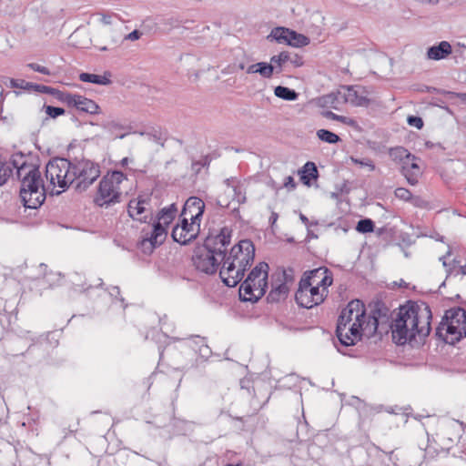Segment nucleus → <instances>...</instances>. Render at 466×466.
<instances>
[{
    "mask_svg": "<svg viewBox=\"0 0 466 466\" xmlns=\"http://www.w3.org/2000/svg\"><path fill=\"white\" fill-rule=\"evenodd\" d=\"M432 313L424 302H408L400 307L390 329L393 341L398 345L420 342L430 335Z\"/></svg>",
    "mask_w": 466,
    "mask_h": 466,
    "instance_id": "f257e3e1",
    "label": "nucleus"
},
{
    "mask_svg": "<svg viewBox=\"0 0 466 466\" xmlns=\"http://www.w3.org/2000/svg\"><path fill=\"white\" fill-rule=\"evenodd\" d=\"M16 174L21 181L20 198L27 208H39L46 199V190L38 167L25 161H15Z\"/></svg>",
    "mask_w": 466,
    "mask_h": 466,
    "instance_id": "f03ea898",
    "label": "nucleus"
},
{
    "mask_svg": "<svg viewBox=\"0 0 466 466\" xmlns=\"http://www.w3.org/2000/svg\"><path fill=\"white\" fill-rule=\"evenodd\" d=\"M436 335L449 344L466 337V310L461 308L447 310L436 329Z\"/></svg>",
    "mask_w": 466,
    "mask_h": 466,
    "instance_id": "7ed1b4c3",
    "label": "nucleus"
},
{
    "mask_svg": "<svg viewBox=\"0 0 466 466\" xmlns=\"http://www.w3.org/2000/svg\"><path fill=\"white\" fill-rule=\"evenodd\" d=\"M268 264H258L251 269L241 284L239 296L244 301H257L266 292L268 287Z\"/></svg>",
    "mask_w": 466,
    "mask_h": 466,
    "instance_id": "20e7f679",
    "label": "nucleus"
},
{
    "mask_svg": "<svg viewBox=\"0 0 466 466\" xmlns=\"http://www.w3.org/2000/svg\"><path fill=\"white\" fill-rule=\"evenodd\" d=\"M127 176L121 171L107 172L99 182L94 202L99 207H108L120 201L121 183Z\"/></svg>",
    "mask_w": 466,
    "mask_h": 466,
    "instance_id": "39448f33",
    "label": "nucleus"
},
{
    "mask_svg": "<svg viewBox=\"0 0 466 466\" xmlns=\"http://www.w3.org/2000/svg\"><path fill=\"white\" fill-rule=\"evenodd\" d=\"M73 161L64 157H55L46 166V177L53 187H59L56 194H60L72 185Z\"/></svg>",
    "mask_w": 466,
    "mask_h": 466,
    "instance_id": "423d86ee",
    "label": "nucleus"
},
{
    "mask_svg": "<svg viewBox=\"0 0 466 466\" xmlns=\"http://www.w3.org/2000/svg\"><path fill=\"white\" fill-rule=\"evenodd\" d=\"M101 174L100 166L89 159H74L72 168V184L76 189L86 191Z\"/></svg>",
    "mask_w": 466,
    "mask_h": 466,
    "instance_id": "0eeeda50",
    "label": "nucleus"
},
{
    "mask_svg": "<svg viewBox=\"0 0 466 466\" xmlns=\"http://www.w3.org/2000/svg\"><path fill=\"white\" fill-rule=\"evenodd\" d=\"M295 280L294 270L291 268H279L272 275L271 290L268 295V300L277 303L285 300Z\"/></svg>",
    "mask_w": 466,
    "mask_h": 466,
    "instance_id": "6e6552de",
    "label": "nucleus"
},
{
    "mask_svg": "<svg viewBox=\"0 0 466 466\" xmlns=\"http://www.w3.org/2000/svg\"><path fill=\"white\" fill-rule=\"evenodd\" d=\"M309 283L300 279L299 289L295 294V299L299 306L306 309H311L321 304L329 294V290L324 288L309 285Z\"/></svg>",
    "mask_w": 466,
    "mask_h": 466,
    "instance_id": "1a4fd4ad",
    "label": "nucleus"
},
{
    "mask_svg": "<svg viewBox=\"0 0 466 466\" xmlns=\"http://www.w3.org/2000/svg\"><path fill=\"white\" fill-rule=\"evenodd\" d=\"M325 104H330V106L337 109L335 104L350 103L356 106H363L369 104V99L359 94L353 86H342L336 93H331L323 97Z\"/></svg>",
    "mask_w": 466,
    "mask_h": 466,
    "instance_id": "9d476101",
    "label": "nucleus"
},
{
    "mask_svg": "<svg viewBox=\"0 0 466 466\" xmlns=\"http://www.w3.org/2000/svg\"><path fill=\"white\" fill-rule=\"evenodd\" d=\"M58 99L68 106L75 107L80 112L96 115L100 112V106L92 99L77 94L58 92Z\"/></svg>",
    "mask_w": 466,
    "mask_h": 466,
    "instance_id": "9b49d317",
    "label": "nucleus"
},
{
    "mask_svg": "<svg viewBox=\"0 0 466 466\" xmlns=\"http://www.w3.org/2000/svg\"><path fill=\"white\" fill-rule=\"evenodd\" d=\"M189 220L188 218L182 217L181 223L173 228L171 236L174 241L187 245L198 237L200 225L195 221L188 222Z\"/></svg>",
    "mask_w": 466,
    "mask_h": 466,
    "instance_id": "f8f14e48",
    "label": "nucleus"
},
{
    "mask_svg": "<svg viewBox=\"0 0 466 466\" xmlns=\"http://www.w3.org/2000/svg\"><path fill=\"white\" fill-rule=\"evenodd\" d=\"M255 251V246L251 240L242 239L231 248L224 262H253Z\"/></svg>",
    "mask_w": 466,
    "mask_h": 466,
    "instance_id": "ddd939ff",
    "label": "nucleus"
},
{
    "mask_svg": "<svg viewBox=\"0 0 466 466\" xmlns=\"http://www.w3.org/2000/svg\"><path fill=\"white\" fill-rule=\"evenodd\" d=\"M364 324L353 323L350 328L347 327L344 322L337 323L336 334L344 346H351L361 339V331Z\"/></svg>",
    "mask_w": 466,
    "mask_h": 466,
    "instance_id": "4468645a",
    "label": "nucleus"
},
{
    "mask_svg": "<svg viewBox=\"0 0 466 466\" xmlns=\"http://www.w3.org/2000/svg\"><path fill=\"white\" fill-rule=\"evenodd\" d=\"M341 321L350 320L353 323L365 324L366 323V313L365 307L362 301L359 299H353L344 308L340 315Z\"/></svg>",
    "mask_w": 466,
    "mask_h": 466,
    "instance_id": "2eb2a0df",
    "label": "nucleus"
},
{
    "mask_svg": "<svg viewBox=\"0 0 466 466\" xmlns=\"http://www.w3.org/2000/svg\"><path fill=\"white\" fill-rule=\"evenodd\" d=\"M127 212L129 216L140 222H147L152 218V213L149 208V201L141 197L131 199L128 203Z\"/></svg>",
    "mask_w": 466,
    "mask_h": 466,
    "instance_id": "dca6fc26",
    "label": "nucleus"
},
{
    "mask_svg": "<svg viewBox=\"0 0 466 466\" xmlns=\"http://www.w3.org/2000/svg\"><path fill=\"white\" fill-rule=\"evenodd\" d=\"M205 209L204 201L198 197H190L185 203L181 217L188 218L200 225L201 218Z\"/></svg>",
    "mask_w": 466,
    "mask_h": 466,
    "instance_id": "f3484780",
    "label": "nucleus"
},
{
    "mask_svg": "<svg viewBox=\"0 0 466 466\" xmlns=\"http://www.w3.org/2000/svg\"><path fill=\"white\" fill-rule=\"evenodd\" d=\"M302 279L309 282V285L319 288L325 287V290H328V288L333 282L332 274L326 267H319L311 270L309 274Z\"/></svg>",
    "mask_w": 466,
    "mask_h": 466,
    "instance_id": "a211bd4d",
    "label": "nucleus"
},
{
    "mask_svg": "<svg viewBox=\"0 0 466 466\" xmlns=\"http://www.w3.org/2000/svg\"><path fill=\"white\" fill-rule=\"evenodd\" d=\"M242 264H228V267H222L219 269V277L223 283L228 287L237 286L244 277L245 268H241ZM225 266V264H223Z\"/></svg>",
    "mask_w": 466,
    "mask_h": 466,
    "instance_id": "6ab92c4d",
    "label": "nucleus"
},
{
    "mask_svg": "<svg viewBox=\"0 0 466 466\" xmlns=\"http://www.w3.org/2000/svg\"><path fill=\"white\" fill-rule=\"evenodd\" d=\"M15 161H19L20 163L25 161V156L21 154L15 157L11 161H6L0 157V187L7 182L8 178L13 174L14 168H16L14 165Z\"/></svg>",
    "mask_w": 466,
    "mask_h": 466,
    "instance_id": "aec40b11",
    "label": "nucleus"
},
{
    "mask_svg": "<svg viewBox=\"0 0 466 466\" xmlns=\"http://www.w3.org/2000/svg\"><path fill=\"white\" fill-rule=\"evenodd\" d=\"M452 52L451 44L447 41H441L436 46L428 48L427 57L431 60H441L447 57Z\"/></svg>",
    "mask_w": 466,
    "mask_h": 466,
    "instance_id": "412c9836",
    "label": "nucleus"
},
{
    "mask_svg": "<svg viewBox=\"0 0 466 466\" xmlns=\"http://www.w3.org/2000/svg\"><path fill=\"white\" fill-rule=\"evenodd\" d=\"M247 74H259L264 78H270L274 74L273 65L266 62H258L248 66Z\"/></svg>",
    "mask_w": 466,
    "mask_h": 466,
    "instance_id": "4be33fe9",
    "label": "nucleus"
},
{
    "mask_svg": "<svg viewBox=\"0 0 466 466\" xmlns=\"http://www.w3.org/2000/svg\"><path fill=\"white\" fill-rule=\"evenodd\" d=\"M111 74L105 72L104 75H96L90 73H81L79 80L82 82L92 83L100 86H107L111 84Z\"/></svg>",
    "mask_w": 466,
    "mask_h": 466,
    "instance_id": "5701e85b",
    "label": "nucleus"
},
{
    "mask_svg": "<svg viewBox=\"0 0 466 466\" xmlns=\"http://www.w3.org/2000/svg\"><path fill=\"white\" fill-rule=\"evenodd\" d=\"M177 213V208L176 204H171L162 208L157 214V222L156 224H160L165 228L167 227L174 220Z\"/></svg>",
    "mask_w": 466,
    "mask_h": 466,
    "instance_id": "b1692460",
    "label": "nucleus"
},
{
    "mask_svg": "<svg viewBox=\"0 0 466 466\" xmlns=\"http://www.w3.org/2000/svg\"><path fill=\"white\" fill-rule=\"evenodd\" d=\"M167 235V229L160 224H154L150 234H146L143 238L151 240L155 247L160 246Z\"/></svg>",
    "mask_w": 466,
    "mask_h": 466,
    "instance_id": "393cba45",
    "label": "nucleus"
},
{
    "mask_svg": "<svg viewBox=\"0 0 466 466\" xmlns=\"http://www.w3.org/2000/svg\"><path fill=\"white\" fill-rule=\"evenodd\" d=\"M401 172L410 185L414 186L418 183L420 167L415 160L410 161V164L404 163L402 165Z\"/></svg>",
    "mask_w": 466,
    "mask_h": 466,
    "instance_id": "a878e982",
    "label": "nucleus"
},
{
    "mask_svg": "<svg viewBox=\"0 0 466 466\" xmlns=\"http://www.w3.org/2000/svg\"><path fill=\"white\" fill-rule=\"evenodd\" d=\"M232 237V229L228 227H223L218 236L216 237L217 243L224 248V250L219 249V254L223 255L222 259H225L227 247L230 244Z\"/></svg>",
    "mask_w": 466,
    "mask_h": 466,
    "instance_id": "bb28decb",
    "label": "nucleus"
},
{
    "mask_svg": "<svg viewBox=\"0 0 466 466\" xmlns=\"http://www.w3.org/2000/svg\"><path fill=\"white\" fill-rule=\"evenodd\" d=\"M447 274L446 279H461L466 275V264L461 266L459 264H443Z\"/></svg>",
    "mask_w": 466,
    "mask_h": 466,
    "instance_id": "cd10ccee",
    "label": "nucleus"
},
{
    "mask_svg": "<svg viewBox=\"0 0 466 466\" xmlns=\"http://www.w3.org/2000/svg\"><path fill=\"white\" fill-rule=\"evenodd\" d=\"M269 64L273 65L274 71H276L277 74L283 72L289 66L288 52L283 51L280 52L279 55L273 56L270 58Z\"/></svg>",
    "mask_w": 466,
    "mask_h": 466,
    "instance_id": "c85d7f7f",
    "label": "nucleus"
},
{
    "mask_svg": "<svg viewBox=\"0 0 466 466\" xmlns=\"http://www.w3.org/2000/svg\"><path fill=\"white\" fill-rule=\"evenodd\" d=\"M309 44V38L302 34H299L294 30L289 29V41L287 45L302 47Z\"/></svg>",
    "mask_w": 466,
    "mask_h": 466,
    "instance_id": "c756f323",
    "label": "nucleus"
},
{
    "mask_svg": "<svg viewBox=\"0 0 466 466\" xmlns=\"http://www.w3.org/2000/svg\"><path fill=\"white\" fill-rule=\"evenodd\" d=\"M274 94L277 97L286 101H295L299 97V94L294 89L283 86H276Z\"/></svg>",
    "mask_w": 466,
    "mask_h": 466,
    "instance_id": "7c9ffc66",
    "label": "nucleus"
},
{
    "mask_svg": "<svg viewBox=\"0 0 466 466\" xmlns=\"http://www.w3.org/2000/svg\"><path fill=\"white\" fill-rule=\"evenodd\" d=\"M103 127L116 138H124L127 136V133H121L125 127L115 120L104 123Z\"/></svg>",
    "mask_w": 466,
    "mask_h": 466,
    "instance_id": "2f4dec72",
    "label": "nucleus"
},
{
    "mask_svg": "<svg viewBox=\"0 0 466 466\" xmlns=\"http://www.w3.org/2000/svg\"><path fill=\"white\" fill-rule=\"evenodd\" d=\"M268 39L275 40L279 44H288L289 41V28L286 27H275L271 30L270 34L267 37Z\"/></svg>",
    "mask_w": 466,
    "mask_h": 466,
    "instance_id": "473e14b6",
    "label": "nucleus"
},
{
    "mask_svg": "<svg viewBox=\"0 0 466 466\" xmlns=\"http://www.w3.org/2000/svg\"><path fill=\"white\" fill-rule=\"evenodd\" d=\"M304 175L301 177L303 180H305L306 184L309 183L311 178H316L318 177V169L316 165L313 162H307L303 167Z\"/></svg>",
    "mask_w": 466,
    "mask_h": 466,
    "instance_id": "72a5a7b5",
    "label": "nucleus"
},
{
    "mask_svg": "<svg viewBox=\"0 0 466 466\" xmlns=\"http://www.w3.org/2000/svg\"><path fill=\"white\" fill-rule=\"evenodd\" d=\"M317 137L321 141L329 143V144H336L340 140V138L338 135H336L335 133L329 131L327 129H319L317 131Z\"/></svg>",
    "mask_w": 466,
    "mask_h": 466,
    "instance_id": "f704fd0d",
    "label": "nucleus"
},
{
    "mask_svg": "<svg viewBox=\"0 0 466 466\" xmlns=\"http://www.w3.org/2000/svg\"><path fill=\"white\" fill-rule=\"evenodd\" d=\"M392 156L394 158H399L400 161H402V165L404 163L410 164V161L416 160V157L403 147L395 148L392 151Z\"/></svg>",
    "mask_w": 466,
    "mask_h": 466,
    "instance_id": "c9c22d12",
    "label": "nucleus"
},
{
    "mask_svg": "<svg viewBox=\"0 0 466 466\" xmlns=\"http://www.w3.org/2000/svg\"><path fill=\"white\" fill-rule=\"evenodd\" d=\"M182 21L176 15H167L159 19V24L168 30L179 27Z\"/></svg>",
    "mask_w": 466,
    "mask_h": 466,
    "instance_id": "e433bc0d",
    "label": "nucleus"
},
{
    "mask_svg": "<svg viewBox=\"0 0 466 466\" xmlns=\"http://www.w3.org/2000/svg\"><path fill=\"white\" fill-rule=\"evenodd\" d=\"M374 222L370 218L360 219L356 226V230L360 233H370L374 231Z\"/></svg>",
    "mask_w": 466,
    "mask_h": 466,
    "instance_id": "4c0bfd02",
    "label": "nucleus"
},
{
    "mask_svg": "<svg viewBox=\"0 0 466 466\" xmlns=\"http://www.w3.org/2000/svg\"><path fill=\"white\" fill-rule=\"evenodd\" d=\"M220 264H194L196 266L197 270L205 273L207 275L215 274Z\"/></svg>",
    "mask_w": 466,
    "mask_h": 466,
    "instance_id": "58836bf2",
    "label": "nucleus"
},
{
    "mask_svg": "<svg viewBox=\"0 0 466 466\" xmlns=\"http://www.w3.org/2000/svg\"><path fill=\"white\" fill-rule=\"evenodd\" d=\"M383 310H384V312L382 313V309H378V311H377L378 316H376L374 314L370 318L369 322L367 323V326H369L370 324H371L373 326L374 331L377 329L380 319L387 318V311H388V309L386 308H384Z\"/></svg>",
    "mask_w": 466,
    "mask_h": 466,
    "instance_id": "ea45409f",
    "label": "nucleus"
},
{
    "mask_svg": "<svg viewBox=\"0 0 466 466\" xmlns=\"http://www.w3.org/2000/svg\"><path fill=\"white\" fill-rule=\"evenodd\" d=\"M8 81L10 83V87H12V88L31 90L32 83H30V82H26L25 80H23V79H14V78H9Z\"/></svg>",
    "mask_w": 466,
    "mask_h": 466,
    "instance_id": "a19ab883",
    "label": "nucleus"
},
{
    "mask_svg": "<svg viewBox=\"0 0 466 466\" xmlns=\"http://www.w3.org/2000/svg\"><path fill=\"white\" fill-rule=\"evenodd\" d=\"M395 197L399 199L409 201L411 199V192L405 187H398L394 191Z\"/></svg>",
    "mask_w": 466,
    "mask_h": 466,
    "instance_id": "79ce46f5",
    "label": "nucleus"
},
{
    "mask_svg": "<svg viewBox=\"0 0 466 466\" xmlns=\"http://www.w3.org/2000/svg\"><path fill=\"white\" fill-rule=\"evenodd\" d=\"M289 65L293 67H299L304 64L303 57L295 53L288 52Z\"/></svg>",
    "mask_w": 466,
    "mask_h": 466,
    "instance_id": "37998d69",
    "label": "nucleus"
},
{
    "mask_svg": "<svg viewBox=\"0 0 466 466\" xmlns=\"http://www.w3.org/2000/svg\"><path fill=\"white\" fill-rule=\"evenodd\" d=\"M139 247L145 254H151L156 248L151 240L142 238Z\"/></svg>",
    "mask_w": 466,
    "mask_h": 466,
    "instance_id": "c03bdc74",
    "label": "nucleus"
},
{
    "mask_svg": "<svg viewBox=\"0 0 466 466\" xmlns=\"http://www.w3.org/2000/svg\"><path fill=\"white\" fill-rule=\"evenodd\" d=\"M46 113L53 118L64 115L65 110L62 107H56L52 106H46Z\"/></svg>",
    "mask_w": 466,
    "mask_h": 466,
    "instance_id": "a18cd8bd",
    "label": "nucleus"
},
{
    "mask_svg": "<svg viewBox=\"0 0 466 466\" xmlns=\"http://www.w3.org/2000/svg\"><path fill=\"white\" fill-rule=\"evenodd\" d=\"M322 116L328 119L337 120V121H339L344 124L348 123V117H346L344 116L336 115L335 113H333L331 111H324V112H322Z\"/></svg>",
    "mask_w": 466,
    "mask_h": 466,
    "instance_id": "49530a36",
    "label": "nucleus"
},
{
    "mask_svg": "<svg viewBox=\"0 0 466 466\" xmlns=\"http://www.w3.org/2000/svg\"><path fill=\"white\" fill-rule=\"evenodd\" d=\"M407 122L410 126L415 127L418 129H421L423 127V120L420 116H409Z\"/></svg>",
    "mask_w": 466,
    "mask_h": 466,
    "instance_id": "de8ad7c7",
    "label": "nucleus"
},
{
    "mask_svg": "<svg viewBox=\"0 0 466 466\" xmlns=\"http://www.w3.org/2000/svg\"><path fill=\"white\" fill-rule=\"evenodd\" d=\"M351 161L355 164H358L361 167H368L370 170H374L375 166L370 158L359 159L353 157H350Z\"/></svg>",
    "mask_w": 466,
    "mask_h": 466,
    "instance_id": "09e8293b",
    "label": "nucleus"
},
{
    "mask_svg": "<svg viewBox=\"0 0 466 466\" xmlns=\"http://www.w3.org/2000/svg\"><path fill=\"white\" fill-rule=\"evenodd\" d=\"M31 90H35L43 94H54V88L43 86V85H36L32 83Z\"/></svg>",
    "mask_w": 466,
    "mask_h": 466,
    "instance_id": "8fccbe9b",
    "label": "nucleus"
},
{
    "mask_svg": "<svg viewBox=\"0 0 466 466\" xmlns=\"http://www.w3.org/2000/svg\"><path fill=\"white\" fill-rule=\"evenodd\" d=\"M27 66L29 68L33 69L34 71L44 74V75L49 76L51 74L50 70L47 67L40 66L36 63H30L27 65Z\"/></svg>",
    "mask_w": 466,
    "mask_h": 466,
    "instance_id": "3c124183",
    "label": "nucleus"
},
{
    "mask_svg": "<svg viewBox=\"0 0 466 466\" xmlns=\"http://www.w3.org/2000/svg\"><path fill=\"white\" fill-rule=\"evenodd\" d=\"M209 165V159L208 157H205L203 159L199 161H196L192 163V169L198 173L201 167Z\"/></svg>",
    "mask_w": 466,
    "mask_h": 466,
    "instance_id": "603ef678",
    "label": "nucleus"
},
{
    "mask_svg": "<svg viewBox=\"0 0 466 466\" xmlns=\"http://www.w3.org/2000/svg\"><path fill=\"white\" fill-rule=\"evenodd\" d=\"M234 190V198L237 199L238 203H244L246 201L245 195L241 192V187L239 186H233Z\"/></svg>",
    "mask_w": 466,
    "mask_h": 466,
    "instance_id": "864d4df0",
    "label": "nucleus"
},
{
    "mask_svg": "<svg viewBox=\"0 0 466 466\" xmlns=\"http://www.w3.org/2000/svg\"><path fill=\"white\" fill-rule=\"evenodd\" d=\"M101 15V22L104 24V25H111L112 24V18L113 17H118V15L115 14V13H111V14H100Z\"/></svg>",
    "mask_w": 466,
    "mask_h": 466,
    "instance_id": "5fc2aeb1",
    "label": "nucleus"
},
{
    "mask_svg": "<svg viewBox=\"0 0 466 466\" xmlns=\"http://www.w3.org/2000/svg\"><path fill=\"white\" fill-rule=\"evenodd\" d=\"M141 35L142 33L136 29L131 33L127 34V35H125L124 39L129 41H136L138 40L141 37Z\"/></svg>",
    "mask_w": 466,
    "mask_h": 466,
    "instance_id": "6e6d98bb",
    "label": "nucleus"
},
{
    "mask_svg": "<svg viewBox=\"0 0 466 466\" xmlns=\"http://www.w3.org/2000/svg\"><path fill=\"white\" fill-rule=\"evenodd\" d=\"M284 186L289 189H294L296 187V182L291 176H289L285 178Z\"/></svg>",
    "mask_w": 466,
    "mask_h": 466,
    "instance_id": "4d7b16f0",
    "label": "nucleus"
},
{
    "mask_svg": "<svg viewBox=\"0 0 466 466\" xmlns=\"http://www.w3.org/2000/svg\"><path fill=\"white\" fill-rule=\"evenodd\" d=\"M278 218H279L278 213L272 212L270 217H269V222H270L271 226H273L276 223Z\"/></svg>",
    "mask_w": 466,
    "mask_h": 466,
    "instance_id": "13d9d810",
    "label": "nucleus"
},
{
    "mask_svg": "<svg viewBox=\"0 0 466 466\" xmlns=\"http://www.w3.org/2000/svg\"><path fill=\"white\" fill-rule=\"evenodd\" d=\"M299 218H300V220L302 221V223H304L306 226H308V225H309V218H308L305 215H303L302 213H300V215H299Z\"/></svg>",
    "mask_w": 466,
    "mask_h": 466,
    "instance_id": "bf43d9fd",
    "label": "nucleus"
},
{
    "mask_svg": "<svg viewBox=\"0 0 466 466\" xmlns=\"http://www.w3.org/2000/svg\"><path fill=\"white\" fill-rule=\"evenodd\" d=\"M338 323H341V324L343 323V321H341V317H340V316H339ZM344 324H345L347 327L350 328V326H351V324H353V322H351L350 320H349V321H344Z\"/></svg>",
    "mask_w": 466,
    "mask_h": 466,
    "instance_id": "052dcab7",
    "label": "nucleus"
},
{
    "mask_svg": "<svg viewBox=\"0 0 466 466\" xmlns=\"http://www.w3.org/2000/svg\"><path fill=\"white\" fill-rule=\"evenodd\" d=\"M457 97L461 101L466 102V93H458Z\"/></svg>",
    "mask_w": 466,
    "mask_h": 466,
    "instance_id": "680f3d73",
    "label": "nucleus"
},
{
    "mask_svg": "<svg viewBox=\"0 0 466 466\" xmlns=\"http://www.w3.org/2000/svg\"><path fill=\"white\" fill-rule=\"evenodd\" d=\"M129 162V158L128 157H124L121 161H120V164L121 166L125 167L128 164Z\"/></svg>",
    "mask_w": 466,
    "mask_h": 466,
    "instance_id": "e2e57ef3",
    "label": "nucleus"
},
{
    "mask_svg": "<svg viewBox=\"0 0 466 466\" xmlns=\"http://www.w3.org/2000/svg\"><path fill=\"white\" fill-rule=\"evenodd\" d=\"M111 296H115L116 294H119V288L118 287H114L113 288V292L110 293Z\"/></svg>",
    "mask_w": 466,
    "mask_h": 466,
    "instance_id": "0e129e2a",
    "label": "nucleus"
},
{
    "mask_svg": "<svg viewBox=\"0 0 466 466\" xmlns=\"http://www.w3.org/2000/svg\"><path fill=\"white\" fill-rule=\"evenodd\" d=\"M147 135L152 137L155 140L159 139V137H157V133H155V134L147 133Z\"/></svg>",
    "mask_w": 466,
    "mask_h": 466,
    "instance_id": "69168bd1",
    "label": "nucleus"
},
{
    "mask_svg": "<svg viewBox=\"0 0 466 466\" xmlns=\"http://www.w3.org/2000/svg\"><path fill=\"white\" fill-rule=\"evenodd\" d=\"M386 411L389 412V413H396V411L393 410L391 408H387Z\"/></svg>",
    "mask_w": 466,
    "mask_h": 466,
    "instance_id": "338daca9",
    "label": "nucleus"
},
{
    "mask_svg": "<svg viewBox=\"0 0 466 466\" xmlns=\"http://www.w3.org/2000/svg\"><path fill=\"white\" fill-rule=\"evenodd\" d=\"M225 466H243V465H242V463H237V464H230V463H228V464H227Z\"/></svg>",
    "mask_w": 466,
    "mask_h": 466,
    "instance_id": "774afa93",
    "label": "nucleus"
}]
</instances>
